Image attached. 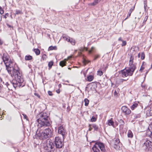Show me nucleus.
I'll return each mask as SVG.
<instances>
[{"label": "nucleus", "instance_id": "nucleus-1", "mask_svg": "<svg viewBox=\"0 0 152 152\" xmlns=\"http://www.w3.org/2000/svg\"><path fill=\"white\" fill-rule=\"evenodd\" d=\"M15 69L11 71L10 73H8L12 77H14L15 80H13L12 82H10V84L8 82H6V85L8 88V86L12 85L15 88L17 87H20V86L23 87L24 86L23 79L22 75L19 71V69L18 67L15 66Z\"/></svg>", "mask_w": 152, "mask_h": 152}, {"label": "nucleus", "instance_id": "nucleus-2", "mask_svg": "<svg viewBox=\"0 0 152 152\" xmlns=\"http://www.w3.org/2000/svg\"><path fill=\"white\" fill-rule=\"evenodd\" d=\"M39 116V118L37 120V122L38 123V128L44 129L47 126H50V119L47 114L45 113H41Z\"/></svg>", "mask_w": 152, "mask_h": 152}, {"label": "nucleus", "instance_id": "nucleus-3", "mask_svg": "<svg viewBox=\"0 0 152 152\" xmlns=\"http://www.w3.org/2000/svg\"><path fill=\"white\" fill-rule=\"evenodd\" d=\"M2 59L8 73H10L11 71L15 69L16 66L18 67L16 63L9 60V56L7 54H3Z\"/></svg>", "mask_w": 152, "mask_h": 152}, {"label": "nucleus", "instance_id": "nucleus-4", "mask_svg": "<svg viewBox=\"0 0 152 152\" xmlns=\"http://www.w3.org/2000/svg\"><path fill=\"white\" fill-rule=\"evenodd\" d=\"M135 69L136 68H134V67L129 66V67L121 70V72L122 77H125L128 76H132Z\"/></svg>", "mask_w": 152, "mask_h": 152}, {"label": "nucleus", "instance_id": "nucleus-5", "mask_svg": "<svg viewBox=\"0 0 152 152\" xmlns=\"http://www.w3.org/2000/svg\"><path fill=\"white\" fill-rule=\"evenodd\" d=\"M99 148L102 151L104 152L105 151L104 144L100 142H96L95 145L92 148V150L93 152H99Z\"/></svg>", "mask_w": 152, "mask_h": 152}, {"label": "nucleus", "instance_id": "nucleus-6", "mask_svg": "<svg viewBox=\"0 0 152 152\" xmlns=\"http://www.w3.org/2000/svg\"><path fill=\"white\" fill-rule=\"evenodd\" d=\"M142 147L143 149L146 150H152V142L148 140L145 139L143 141Z\"/></svg>", "mask_w": 152, "mask_h": 152}, {"label": "nucleus", "instance_id": "nucleus-7", "mask_svg": "<svg viewBox=\"0 0 152 152\" xmlns=\"http://www.w3.org/2000/svg\"><path fill=\"white\" fill-rule=\"evenodd\" d=\"M44 129L38 128L36 132V135L40 138L42 139H46L48 137V136L46 137V133H45V130L43 131L42 130Z\"/></svg>", "mask_w": 152, "mask_h": 152}, {"label": "nucleus", "instance_id": "nucleus-8", "mask_svg": "<svg viewBox=\"0 0 152 152\" xmlns=\"http://www.w3.org/2000/svg\"><path fill=\"white\" fill-rule=\"evenodd\" d=\"M63 142L61 139L58 137H56L55 138V144L56 147L58 148L62 147Z\"/></svg>", "mask_w": 152, "mask_h": 152}, {"label": "nucleus", "instance_id": "nucleus-9", "mask_svg": "<svg viewBox=\"0 0 152 152\" xmlns=\"http://www.w3.org/2000/svg\"><path fill=\"white\" fill-rule=\"evenodd\" d=\"M63 38L68 42H70L72 45H74L75 44V39L66 35H63Z\"/></svg>", "mask_w": 152, "mask_h": 152}, {"label": "nucleus", "instance_id": "nucleus-10", "mask_svg": "<svg viewBox=\"0 0 152 152\" xmlns=\"http://www.w3.org/2000/svg\"><path fill=\"white\" fill-rule=\"evenodd\" d=\"M119 142V140L118 138H115L113 140V143L114 144L113 147L117 150L119 149L120 146L118 145Z\"/></svg>", "mask_w": 152, "mask_h": 152}, {"label": "nucleus", "instance_id": "nucleus-11", "mask_svg": "<svg viewBox=\"0 0 152 152\" xmlns=\"http://www.w3.org/2000/svg\"><path fill=\"white\" fill-rule=\"evenodd\" d=\"M146 110V115L148 116H152V104L148 106Z\"/></svg>", "mask_w": 152, "mask_h": 152}, {"label": "nucleus", "instance_id": "nucleus-12", "mask_svg": "<svg viewBox=\"0 0 152 152\" xmlns=\"http://www.w3.org/2000/svg\"><path fill=\"white\" fill-rule=\"evenodd\" d=\"M58 133L61 134L62 136L64 138L66 133L65 129L61 125L58 128Z\"/></svg>", "mask_w": 152, "mask_h": 152}, {"label": "nucleus", "instance_id": "nucleus-13", "mask_svg": "<svg viewBox=\"0 0 152 152\" xmlns=\"http://www.w3.org/2000/svg\"><path fill=\"white\" fill-rule=\"evenodd\" d=\"M121 110L125 114L129 115L131 113V110L126 106H122Z\"/></svg>", "mask_w": 152, "mask_h": 152}, {"label": "nucleus", "instance_id": "nucleus-14", "mask_svg": "<svg viewBox=\"0 0 152 152\" xmlns=\"http://www.w3.org/2000/svg\"><path fill=\"white\" fill-rule=\"evenodd\" d=\"M45 130V133H46V137L48 136V137H51L52 135V131L49 128L46 129Z\"/></svg>", "mask_w": 152, "mask_h": 152}, {"label": "nucleus", "instance_id": "nucleus-15", "mask_svg": "<svg viewBox=\"0 0 152 152\" xmlns=\"http://www.w3.org/2000/svg\"><path fill=\"white\" fill-rule=\"evenodd\" d=\"M147 135L152 137V123L149 125L147 131Z\"/></svg>", "mask_w": 152, "mask_h": 152}, {"label": "nucleus", "instance_id": "nucleus-16", "mask_svg": "<svg viewBox=\"0 0 152 152\" xmlns=\"http://www.w3.org/2000/svg\"><path fill=\"white\" fill-rule=\"evenodd\" d=\"M134 58L132 56H131L129 58V66L131 67H134V68L136 69V66L135 64H133Z\"/></svg>", "mask_w": 152, "mask_h": 152}, {"label": "nucleus", "instance_id": "nucleus-17", "mask_svg": "<svg viewBox=\"0 0 152 152\" xmlns=\"http://www.w3.org/2000/svg\"><path fill=\"white\" fill-rule=\"evenodd\" d=\"M51 143L49 142H47L45 145L47 148H46V149L48 150V151H50V150L53 148V146L52 145V143H51Z\"/></svg>", "mask_w": 152, "mask_h": 152}, {"label": "nucleus", "instance_id": "nucleus-18", "mask_svg": "<svg viewBox=\"0 0 152 152\" xmlns=\"http://www.w3.org/2000/svg\"><path fill=\"white\" fill-rule=\"evenodd\" d=\"M148 66H149V65L143 62L140 67V71L141 72H142V70H144L146 68H147Z\"/></svg>", "mask_w": 152, "mask_h": 152}, {"label": "nucleus", "instance_id": "nucleus-19", "mask_svg": "<svg viewBox=\"0 0 152 152\" xmlns=\"http://www.w3.org/2000/svg\"><path fill=\"white\" fill-rule=\"evenodd\" d=\"M66 60L67 59H65L63 61H60L59 63V65L60 66H61L62 67H63L64 66L66 65Z\"/></svg>", "mask_w": 152, "mask_h": 152}, {"label": "nucleus", "instance_id": "nucleus-20", "mask_svg": "<svg viewBox=\"0 0 152 152\" xmlns=\"http://www.w3.org/2000/svg\"><path fill=\"white\" fill-rule=\"evenodd\" d=\"M135 8V7H133L132 8L129 10V12L128 14V15L127 16V17L125 19V20H126L128 18L130 17V16L131 14V13L134 10Z\"/></svg>", "mask_w": 152, "mask_h": 152}, {"label": "nucleus", "instance_id": "nucleus-21", "mask_svg": "<svg viewBox=\"0 0 152 152\" xmlns=\"http://www.w3.org/2000/svg\"><path fill=\"white\" fill-rule=\"evenodd\" d=\"M138 56L139 58H140L141 59H144L145 58V55L144 53L142 52L141 53H139Z\"/></svg>", "mask_w": 152, "mask_h": 152}, {"label": "nucleus", "instance_id": "nucleus-22", "mask_svg": "<svg viewBox=\"0 0 152 152\" xmlns=\"http://www.w3.org/2000/svg\"><path fill=\"white\" fill-rule=\"evenodd\" d=\"M133 134L130 130H129L127 133V136L129 138H132L133 137Z\"/></svg>", "mask_w": 152, "mask_h": 152}, {"label": "nucleus", "instance_id": "nucleus-23", "mask_svg": "<svg viewBox=\"0 0 152 152\" xmlns=\"http://www.w3.org/2000/svg\"><path fill=\"white\" fill-rule=\"evenodd\" d=\"M119 121V123L120 124V128H123L124 127V124H125V123H124V121L123 120H122L121 119H120L119 121Z\"/></svg>", "mask_w": 152, "mask_h": 152}, {"label": "nucleus", "instance_id": "nucleus-24", "mask_svg": "<svg viewBox=\"0 0 152 152\" xmlns=\"http://www.w3.org/2000/svg\"><path fill=\"white\" fill-rule=\"evenodd\" d=\"M139 106L137 103H134L131 107V109L133 110Z\"/></svg>", "mask_w": 152, "mask_h": 152}, {"label": "nucleus", "instance_id": "nucleus-25", "mask_svg": "<svg viewBox=\"0 0 152 152\" xmlns=\"http://www.w3.org/2000/svg\"><path fill=\"white\" fill-rule=\"evenodd\" d=\"M134 119H137L140 118L141 116L140 114H133L132 115Z\"/></svg>", "mask_w": 152, "mask_h": 152}, {"label": "nucleus", "instance_id": "nucleus-26", "mask_svg": "<svg viewBox=\"0 0 152 152\" xmlns=\"http://www.w3.org/2000/svg\"><path fill=\"white\" fill-rule=\"evenodd\" d=\"M25 59L26 61L31 60L32 59V57L30 55L26 56Z\"/></svg>", "mask_w": 152, "mask_h": 152}, {"label": "nucleus", "instance_id": "nucleus-27", "mask_svg": "<svg viewBox=\"0 0 152 152\" xmlns=\"http://www.w3.org/2000/svg\"><path fill=\"white\" fill-rule=\"evenodd\" d=\"M98 3V1H97V0H95L93 2L88 4V5L89 6H94L97 4Z\"/></svg>", "mask_w": 152, "mask_h": 152}, {"label": "nucleus", "instance_id": "nucleus-28", "mask_svg": "<svg viewBox=\"0 0 152 152\" xmlns=\"http://www.w3.org/2000/svg\"><path fill=\"white\" fill-rule=\"evenodd\" d=\"M88 80L89 82L91 81L94 79V77L92 75H90L87 77Z\"/></svg>", "mask_w": 152, "mask_h": 152}, {"label": "nucleus", "instance_id": "nucleus-29", "mask_svg": "<svg viewBox=\"0 0 152 152\" xmlns=\"http://www.w3.org/2000/svg\"><path fill=\"white\" fill-rule=\"evenodd\" d=\"M57 49V48L56 46H50L49 47L48 49V50H56Z\"/></svg>", "mask_w": 152, "mask_h": 152}, {"label": "nucleus", "instance_id": "nucleus-30", "mask_svg": "<svg viewBox=\"0 0 152 152\" xmlns=\"http://www.w3.org/2000/svg\"><path fill=\"white\" fill-rule=\"evenodd\" d=\"M126 80H124L122 79H119L118 80H117L116 82L118 84H121V83H122L124 81H126Z\"/></svg>", "mask_w": 152, "mask_h": 152}, {"label": "nucleus", "instance_id": "nucleus-31", "mask_svg": "<svg viewBox=\"0 0 152 152\" xmlns=\"http://www.w3.org/2000/svg\"><path fill=\"white\" fill-rule=\"evenodd\" d=\"M34 51L37 55H39L40 53V51L38 49H34Z\"/></svg>", "mask_w": 152, "mask_h": 152}, {"label": "nucleus", "instance_id": "nucleus-32", "mask_svg": "<svg viewBox=\"0 0 152 152\" xmlns=\"http://www.w3.org/2000/svg\"><path fill=\"white\" fill-rule=\"evenodd\" d=\"M93 128L95 130L97 131L98 129V126L95 124H93L91 125Z\"/></svg>", "mask_w": 152, "mask_h": 152}, {"label": "nucleus", "instance_id": "nucleus-33", "mask_svg": "<svg viewBox=\"0 0 152 152\" xmlns=\"http://www.w3.org/2000/svg\"><path fill=\"white\" fill-rule=\"evenodd\" d=\"M85 105L86 106H88L89 103V100L87 99H85L84 100Z\"/></svg>", "mask_w": 152, "mask_h": 152}, {"label": "nucleus", "instance_id": "nucleus-34", "mask_svg": "<svg viewBox=\"0 0 152 152\" xmlns=\"http://www.w3.org/2000/svg\"><path fill=\"white\" fill-rule=\"evenodd\" d=\"M108 124L109 126H112L113 125L114 123V122L112 120H108Z\"/></svg>", "mask_w": 152, "mask_h": 152}, {"label": "nucleus", "instance_id": "nucleus-35", "mask_svg": "<svg viewBox=\"0 0 152 152\" xmlns=\"http://www.w3.org/2000/svg\"><path fill=\"white\" fill-rule=\"evenodd\" d=\"M53 62L52 61H51L48 63V66L49 68L50 69L52 66L53 65Z\"/></svg>", "mask_w": 152, "mask_h": 152}, {"label": "nucleus", "instance_id": "nucleus-36", "mask_svg": "<svg viewBox=\"0 0 152 152\" xmlns=\"http://www.w3.org/2000/svg\"><path fill=\"white\" fill-rule=\"evenodd\" d=\"M97 74L100 76H101L103 75V72L102 71H98Z\"/></svg>", "mask_w": 152, "mask_h": 152}, {"label": "nucleus", "instance_id": "nucleus-37", "mask_svg": "<svg viewBox=\"0 0 152 152\" xmlns=\"http://www.w3.org/2000/svg\"><path fill=\"white\" fill-rule=\"evenodd\" d=\"M4 10H3L2 8L0 6V13L1 15L3 14L4 13Z\"/></svg>", "mask_w": 152, "mask_h": 152}, {"label": "nucleus", "instance_id": "nucleus-38", "mask_svg": "<svg viewBox=\"0 0 152 152\" xmlns=\"http://www.w3.org/2000/svg\"><path fill=\"white\" fill-rule=\"evenodd\" d=\"M96 120V118L94 116H92L91 119V121L92 122H95Z\"/></svg>", "mask_w": 152, "mask_h": 152}, {"label": "nucleus", "instance_id": "nucleus-39", "mask_svg": "<svg viewBox=\"0 0 152 152\" xmlns=\"http://www.w3.org/2000/svg\"><path fill=\"white\" fill-rule=\"evenodd\" d=\"M47 58V56L45 54H44L42 55V59L43 60H46Z\"/></svg>", "mask_w": 152, "mask_h": 152}, {"label": "nucleus", "instance_id": "nucleus-40", "mask_svg": "<svg viewBox=\"0 0 152 152\" xmlns=\"http://www.w3.org/2000/svg\"><path fill=\"white\" fill-rule=\"evenodd\" d=\"M89 62V61H87L85 59H84L83 61V63L85 65L88 64Z\"/></svg>", "mask_w": 152, "mask_h": 152}, {"label": "nucleus", "instance_id": "nucleus-41", "mask_svg": "<svg viewBox=\"0 0 152 152\" xmlns=\"http://www.w3.org/2000/svg\"><path fill=\"white\" fill-rule=\"evenodd\" d=\"M122 46H125L126 44V42L125 41H122Z\"/></svg>", "mask_w": 152, "mask_h": 152}, {"label": "nucleus", "instance_id": "nucleus-42", "mask_svg": "<svg viewBox=\"0 0 152 152\" xmlns=\"http://www.w3.org/2000/svg\"><path fill=\"white\" fill-rule=\"evenodd\" d=\"M94 49V47H92L91 48V49L88 51V53H91V52L92 51H93V49Z\"/></svg>", "mask_w": 152, "mask_h": 152}, {"label": "nucleus", "instance_id": "nucleus-43", "mask_svg": "<svg viewBox=\"0 0 152 152\" xmlns=\"http://www.w3.org/2000/svg\"><path fill=\"white\" fill-rule=\"evenodd\" d=\"M22 115H23L25 119H26V120H28V117L26 114H22Z\"/></svg>", "mask_w": 152, "mask_h": 152}, {"label": "nucleus", "instance_id": "nucleus-44", "mask_svg": "<svg viewBox=\"0 0 152 152\" xmlns=\"http://www.w3.org/2000/svg\"><path fill=\"white\" fill-rule=\"evenodd\" d=\"M84 50H86V51H87L88 50V48L85 47L84 48H82L80 49V51H83Z\"/></svg>", "mask_w": 152, "mask_h": 152}, {"label": "nucleus", "instance_id": "nucleus-45", "mask_svg": "<svg viewBox=\"0 0 152 152\" xmlns=\"http://www.w3.org/2000/svg\"><path fill=\"white\" fill-rule=\"evenodd\" d=\"M48 94L50 96H52L53 95V94L52 92L50 91H48Z\"/></svg>", "mask_w": 152, "mask_h": 152}, {"label": "nucleus", "instance_id": "nucleus-46", "mask_svg": "<svg viewBox=\"0 0 152 152\" xmlns=\"http://www.w3.org/2000/svg\"><path fill=\"white\" fill-rule=\"evenodd\" d=\"M92 125H89V131H91L93 129V127L91 126Z\"/></svg>", "mask_w": 152, "mask_h": 152}, {"label": "nucleus", "instance_id": "nucleus-47", "mask_svg": "<svg viewBox=\"0 0 152 152\" xmlns=\"http://www.w3.org/2000/svg\"><path fill=\"white\" fill-rule=\"evenodd\" d=\"M99 57V55H96L94 56V59L96 60V59L98 58Z\"/></svg>", "mask_w": 152, "mask_h": 152}, {"label": "nucleus", "instance_id": "nucleus-48", "mask_svg": "<svg viewBox=\"0 0 152 152\" xmlns=\"http://www.w3.org/2000/svg\"><path fill=\"white\" fill-rule=\"evenodd\" d=\"M7 25L9 28H10L11 29L12 28V29H13V27L12 26L8 24H7Z\"/></svg>", "mask_w": 152, "mask_h": 152}, {"label": "nucleus", "instance_id": "nucleus-49", "mask_svg": "<svg viewBox=\"0 0 152 152\" xmlns=\"http://www.w3.org/2000/svg\"><path fill=\"white\" fill-rule=\"evenodd\" d=\"M20 11L19 10H16V14H18L20 13Z\"/></svg>", "mask_w": 152, "mask_h": 152}, {"label": "nucleus", "instance_id": "nucleus-50", "mask_svg": "<svg viewBox=\"0 0 152 152\" xmlns=\"http://www.w3.org/2000/svg\"><path fill=\"white\" fill-rule=\"evenodd\" d=\"M1 83H4V82L3 81L2 79L0 77V84Z\"/></svg>", "mask_w": 152, "mask_h": 152}, {"label": "nucleus", "instance_id": "nucleus-51", "mask_svg": "<svg viewBox=\"0 0 152 152\" xmlns=\"http://www.w3.org/2000/svg\"><path fill=\"white\" fill-rule=\"evenodd\" d=\"M118 40L119 41H123L122 38L121 37H119L118 39Z\"/></svg>", "mask_w": 152, "mask_h": 152}, {"label": "nucleus", "instance_id": "nucleus-52", "mask_svg": "<svg viewBox=\"0 0 152 152\" xmlns=\"http://www.w3.org/2000/svg\"><path fill=\"white\" fill-rule=\"evenodd\" d=\"M56 92L58 93V94H59L60 92V90L59 89H58L57 90H56Z\"/></svg>", "mask_w": 152, "mask_h": 152}, {"label": "nucleus", "instance_id": "nucleus-53", "mask_svg": "<svg viewBox=\"0 0 152 152\" xmlns=\"http://www.w3.org/2000/svg\"><path fill=\"white\" fill-rule=\"evenodd\" d=\"M34 95H36V96H37V97H38L39 98L40 96H39V95L38 94H37V93H35L34 94Z\"/></svg>", "mask_w": 152, "mask_h": 152}, {"label": "nucleus", "instance_id": "nucleus-54", "mask_svg": "<svg viewBox=\"0 0 152 152\" xmlns=\"http://www.w3.org/2000/svg\"><path fill=\"white\" fill-rule=\"evenodd\" d=\"M7 15H8V13L6 14L4 16V17L5 18H7Z\"/></svg>", "mask_w": 152, "mask_h": 152}, {"label": "nucleus", "instance_id": "nucleus-55", "mask_svg": "<svg viewBox=\"0 0 152 152\" xmlns=\"http://www.w3.org/2000/svg\"><path fill=\"white\" fill-rule=\"evenodd\" d=\"M144 9H145V10L146 8V7H147V5L146 4H145V2L144 3Z\"/></svg>", "mask_w": 152, "mask_h": 152}, {"label": "nucleus", "instance_id": "nucleus-56", "mask_svg": "<svg viewBox=\"0 0 152 152\" xmlns=\"http://www.w3.org/2000/svg\"><path fill=\"white\" fill-rule=\"evenodd\" d=\"M141 86L142 88H145V85H143L142 84Z\"/></svg>", "mask_w": 152, "mask_h": 152}, {"label": "nucleus", "instance_id": "nucleus-57", "mask_svg": "<svg viewBox=\"0 0 152 152\" xmlns=\"http://www.w3.org/2000/svg\"><path fill=\"white\" fill-rule=\"evenodd\" d=\"M58 87L59 88H60L61 87V84H59L58 85Z\"/></svg>", "mask_w": 152, "mask_h": 152}, {"label": "nucleus", "instance_id": "nucleus-58", "mask_svg": "<svg viewBox=\"0 0 152 152\" xmlns=\"http://www.w3.org/2000/svg\"><path fill=\"white\" fill-rule=\"evenodd\" d=\"M2 44V42L0 40V45Z\"/></svg>", "mask_w": 152, "mask_h": 152}, {"label": "nucleus", "instance_id": "nucleus-59", "mask_svg": "<svg viewBox=\"0 0 152 152\" xmlns=\"http://www.w3.org/2000/svg\"><path fill=\"white\" fill-rule=\"evenodd\" d=\"M63 152H67L66 150H64Z\"/></svg>", "mask_w": 152, "mask_h": 152}, {"label": "nucleus", "instance_id": "nucleus-60", "mask_svg": "<svg viewBox=\"0 0 152 152\" xmlns=\"http://www.w3.org/2000/svg\"><path fill=\"white\" fill-rule=\"evenodd\" d=\"M148 72H146V73H145V74H147Z\"/></svg>", "mask_w": 152, "mask_h": 152}, {"label": "nucleus", "instance_id": "nucleus-61", "mask_svg": "<svg viewBox=\"0 0 152 152\" xmlns=\"http://www.w3.org/2000/svg\"><path fill=\"white\" fill-rule=\"evenodd\" d=\"M68 69H70V68H68Z\"/></svg>", "mask_w": 152, "mask_h": 152}, {"label": "nucleus", "instance_id": "nucleus-62", "mask_svg": "<svg viewBox=\"0 0 152 152\" xmlns=\"http://www.w3.org/2000/svg\"><path fill=\"white\" fill-rule=\"evenodd\" d=\"M71 85L72 86H73V85Z\"/></svg>", "mask_w": 152, "mask_h": 152}, {"label": "nucleus", "instance_id": "nucleus-63", "mask_svg": "<svg viewBox=\"0 0 152 152\" xmlns=\"http://www.w3.org/2000/svg\"><path fill=\"white\" fill-rule=\"evenodd\" d=\"M98 0H97V1H98ZM99 1H100L101 0H99Z\"/></svg>", "mask_w": 152, "mask_h": 152}]
</instances>
